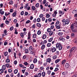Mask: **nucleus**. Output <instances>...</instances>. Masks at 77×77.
I'll list each match as a JSON object with an SVG mask.
<instances>
[{"instance_id":"nucleus-1","label":"nucleus","mask_w":77,"mask_h":77,"mask_svg":"<svg viewBox=\"0 0 77 77\" xmlns=\"http://www.w3.org/2000/svg\"><path fill=\"white\" fill-rule=\"evenodd\" d=\"M60 46H62V44L60 43H57L56 45V48L57 49Z\"/></svg>"},{"instance_id":"nucleus-2","label":"nucleus","mask_w":77,"mask_h":77,"mask_svg":"<svg viewBox=\"0 0 77 77\" xmlns=\"http://www.w3.org/2000/svg\"><path fill=\"white\" fill-rule=\"evenodd\" d=\"M30 51H30V54H35V53L36 52L35 49H33L32 50Z\"/></svg>"},{"instance_id":"nucleus-3","label":"nucleus","mask_w":77,"mask_h":77,"mask_svg":"<svg viewBox=\"0 0 77 77\" xmlns=\"http://www.w3.org/2000/svg\"><path fill=\"white\" fill-rule=\"evenodd\" d=\"M59 39L61 41H62V42H64L65 41V39L63 37H60L59 38Z\"/></svg>"},{"instance_id":"nucleus-4","label":"nucleus","mask_w":77,"mask_h":77,"mask_svg":"<svg viewBox=\"0 0 77 77\" xmlns=\"http://www.w3.org/2000/svg\"><path fill=\"white\" fill-rule=\"evenodd\" d=\"M24 51H25V53L26 54L29 53V49H26V47H25Z\"/></svg>"},{"instance_id":"nucleus-5","label":"nucleus","mask_w":77,"mask_h":77,"mask_svg":"<svg viewBox=\"0 0 77 77\" xmlns=\"http://www.w3.org/2000/svg\"><path fill=\"white\" fill-rule=\"evenodd\" d=\"M46 62H49V63H50V62H51V59L50 58H47L46 59Z\"/></svg>"},{"instance_id":"nucleus-6","label":"nucleus","mask_w":77,"mask_h":77,"mask_svg":"<svg viewBox=\"0 0 77 77\" xmlns=\"http://www.w3.org/2000/svg\"><path fill=\"white\" fill-rule=\"evenodd\" d=\"M69 23V19H66V20L65 24H68Z\"/></svg>"},{"instance_id":"nucleus-7","label":"nucleus","mask_w":77,"mask_h":77,"mask_svg":"<svg viewBox=\"0 0 77 77\" xmlns=\"http://www.w3.org/2000/svg\"><path fill=\"white\" fill-rule=\"evenodd\" d=\"M65 66L66 68H69V64L67 63L66 64Z\"/></svg>"},{"instance_id":"nucleus-8","label":"nucleus","mask_w":77,"mask_h":77,"mask_svg":"<svg viewBox=\"0 0 77 77\" xmlns=\"http://www.w3.org/2000/svg\"><path fill=\"white\" fill-rule=\"evenodd\" d=\"M52 52L53 53H54V52H55L56 51V48L54 47L51 49Z\"/></svg>"},{"instance_id":"nucleus-9","label":"nucleus","mask_w":77,"mask_h":77,"mask_svg":"<svg viewBox=\"0 0 77 77\" xmlns=\"http://www.w3.org/2000/svg\"><path fill=\"white\" fill-rule=\"evenodd\" d=\"M47 38V35L45 34H43L42 37V39H45Z\"/></svg>"},{"instance_id":"nucleus-10","label":"nucleus","mask_w":77,"mask_h":77,"mask_svg":"<svg viewBox=\"0 0 77 77\" xmlns=\"http://www.w3.org/2000/svg\"><path fill=\"white\" fill-rule=\"evenodd\" d=\"M37 62H38V60H37V59L35 58L33 60V62L34 63H37Z\"/></svg>"},{"instance_id":"nucleus-11","label":"nucleus","mask_w":77,"mask_h":77,"mask_svg":"<svg viewBox=\"0 0 77 77\" xmlns=\"http://www.w3.org/2000/svg\"><path fill=\"white\" fill-rule=\"evenodd\" d=\"M74 28V25L73 24H72L70 26V28L71 30H73Z\"/></svg>"},{"instance_id":"nucleus-12","label":"nucleus","mask_w":77,"mask_h":77,"mask_svg":"<svg viewBox=\"0 0 77 77\" xmlns=\"http://www.w3.org/2000/svg\"><path fill=\"white\" fill-rule=\"evenodd\" d=\"M17 12H14L12 14L13 17H15L17 15Z\"/></svg>"},{"instance_id":"nucleus-13","label":"nucleus","mask_w":77,"mask_h":77,"mask_svg":"<svg viewBox=\"0 0 77 77\" xmlns=\"http://www.w3.org/2000/svg\"><path fill=\"white\" fill-rule=\"evenodd\" d=\"M58 12L59 13V14H61V15H63V14H64V12H62L60 10H59Z\"/></svg>"},{"instance_id":"nucleus-14","label":"nucleus","mask_w":77,"mask_h":77,"mask_svg":"<svg viewBox=\"0 0 77 77\" xmlns=\"http://www.w3.org/2000/svg\"><path fill=\"white\" fill-rule=\"evenodd\" d=\"M28 49L29 51H32V50H33V47L32 46H30L29 48Z\"/></svg>"},{"instance_id":"nucleus-15","label":"nucleus","mask_w":77,"mask_h":77,"mask_svg":"<svg viewBox=\"0 0 77 77\" xmlns=\"http://www.w3.org/2000/svg\"><path fill=\"white\" fill-rule=\"evenodd\" d=\"M32 11H34L36 10V8H35L33 5L32 6Z\"/></svg>"},{"instance_id":"nucleus-16","label":"nucleus","mask_w":77,"mask_h":77,"mask_svg":"<svg viewBox=\"0 0 77 77\" xmlns=\"http://www.w3.org/2000/svg\"><path fill=\"white\" fill-rule=\"evenodd\" d=\"M45 45H43L41 47V49L42 50H44V49L45 48Z\"/></svg>"},{"instance_id":"nucleus-17","label":"nucleus","mask_w":77,"mask_h":77,"mask_svg":"<svg viewBox=\"0 0 77 77\" xmlns=\"http://www.w3.org/2000/svg\"><path fill=\"white\" fill-rule=\"evenodd\" d=\"M34 68V65L32 64L29 67L30 69H33Z\"/></svg>"},{"instance_id":"nucleus-18","label":"nucleus","mask_w":77,"mask_h":77,"mask_svg":"<svg viewBox=\"0 0 77 77\" xmlns=\"http://www.w3.org/2000/svg\"><path fill=\"white\" fill-rule=\"evenodd\" d=\"M36 26L37 27H41V23H37Z\"/></svg>"},{"instance_id":"nucleus-19","label":"nucleus","mask_w":77,"mask_h":77,"mask_svg":"<svg viewBox=\"0 0 77 77\" xmlns=\"http://www.w3.org/2000/svg\"><path fill=\"white\" fill-rule=\"evenodd\" d=\"M49 32V35L50 36H51V35H53V33H54V32H53L52 31H50Z\"/></svg>"},{"instance_id":"nucleus-20","label":"nucleus","mask_w":77,"mask_h":77,"mask_svg":"<svg viewBox=\"0 0 77 77\" xmlns=\"http://www.w3.org/2000/svg\"><path fill=\"white\" fill-rule=\"evenodd\" d=\"M10 12H5V16H6V17L8 16V15H10Z\"/></svg>"},{"instance_id":"nucleus-21","label":"nucleus","mask_w":77,"mask_h":77,"mask_svg":"<svg viewBox=\"0 0 77 77\" xmlns=\"http://www.w3.org/2000/svg\"><path fill=\"white\" fill-rule=\"evenodd\" d=\"M14 4V2H13V1H10L9 2V5H12Z\"/></svg>"},{"instance_id":"nucleus-22","label":"nucleus","mask_w":77,"mask_h":77,"mask_svg":"<svg viewBox=\"0 0 77 77\" xmlns=\"http://www.w3.org/2000/svg\"><path fill=\"white\" fill-rule=\"evenodd\" d=\"M56 29H60L61 27H60V26L59 25H56V26H55Z\"/></svg>"},{"instance_id":"nucleus-23","label":"nucleus","mask_w":77,"mask_h":77,"mask_svg":"<svg viewBox=\"0 0 77 77\" xmlns=\"http://www.w3.org/2000/svg\"><path fill=\"white\" fill-rule=\"evenodd\" d=\"M36 33H34L32 35V38H36Z\"/></svg>"},{"instance_id":"nucleus-24","label":"nucleus","mask_w":77,"mask_h":77,"mask_svg":"<svg viewBox=\"0 0 77 77\" xmlns=\"http://www.w3.org/2000/svg\"><path fill=\"white\" fill-rule=\"evenodd\" d=\"M5 23L6 24L9 25V21L6 20L5 21Z\"/></svg>"},{"instance_id":"nucleus-25","label":"nucleus","mask_w":77,"mask_h":77,"mask_svg":"<svg viewBox=\"0 0 77 77\" xmlns=\"http://www.w3.org/2000/svg\"><path fill=\"white\" fill-rule=\"evenodd\" d=\"M2 69L3 70H5L6 69V66L3 65L2 66Z\"/></svg>"},{"instance_id":"nucleus-26","label":"nucleus","mask_w":77,"mask_h":77,"mask_svg":"<svg viewBox=\"0 0 77 77\" xmlns=\"http://www.w3.org/2000/svg\"><path fill=\"white\" fill-rule=\"evenodd\" d=\"M42 75L43 77H45V72H42Z\"/></svg>"},{"instance_id":"nucleus-27","label":"nucleus","mask_w":77,"mask_h":77,"mask_svg":"<svg viewBox=\"0 0 77 77\" xmlns=\"http://www.w3.org/2000/svg\"><path fill=\"white\" fill-rule=\"evenodd\" d=\"M3 72H4V70L2 69H0V74H2V73H3Z\"/></svg>"},{"instance_id":"nucleus-28","label":"nucleus","mask_w":77,"mask_h":77,"mask_svg":"<svg viewBox=\"0 0 77 77\" xmlns=\"http://www.w3.org/2000/svg\"><path fill=\"white\" fill-rule=\"evenodd\" d=\"M59 23L60 22L59 21L57 20L55 26H57V25H59Z\"/></svg>"},{"instance_id":"nucleus-29","label":"nucleus","mask_w":77,"mask_h":77,"mask_svg":"<svg viewBox=\"0 0 77 77\" xmlns=\"http://www.w3.org/2000/svg\"><path fill=\"white\" fill-rule=\"evenodd\" d=\"M51 44L50 43H48L47 45V47H50V46H51Z\"/></svg>"},{"instance_id":"nucleus-30","label":"nucleus","mask_w":77,"mask_h":77,"mask_svg":"<svg viewBox=\"0 0 77 77\" xmlns=\"http://www.w3.org/2000/svg\"><path fill=\"white\" fill-rule=\"evenodd\" d=\"M65 62H66L65 60H63V61H62V62H61L62 64L63 65H65Z\"/></svg>"},{"instance_id":"nucleus-31","label":"nucleus","mask_w":77,"mask_h":77,"mask_svg":"<svg viewBox=\"0 0 77 77\" xmlns=\"http://www.w3.org/2000/svg\"><path fill=\"white\" fill-rule=\"evenodd\" d=\"M4 56H7V55L8 54V52L7 51H6L5 52H4Z\"/></svg>"},{"instance_id":"nucleus-32","label":"nucleus","mask_w":77,"mask_h":77,"mask_svg":"<svg viewBox=\"0 0 77 77\" xmlns=\"http://www.w3.org/2000/svg\"><path fill=\"white\" fill-rule=\"evenodd\" d=\"M19 66L20 67V68L22 67L23 68H24V65H23L21 64H19Z\"/></svg>"},{"instance_id":"nucleus-33","label":"nucleus","mask_w":77,"mask_h":77,"mask_svg":"<svg viewBox=\"0 0 77 77\" xmlns=\"http://www.w3.org/2000/svg\"><path fill=\"white\" fill-rule=\"evenodd\" d=\"M6 62L7 63H9L10 62V60H9V58H7L6 60Z\"/></svg>"},{"instance_id":"nucleus-34","label":"nucleus","mask_w":77,"mask_h":77,"mask_svg":"<svg viewBox=\"0 0 77 77\" xmlns=\"http://www.w3.org/2000/svg\"><path fill=\"white\" fill-rule=\"evenodd\" d=\"M23 64H24V65H25L26 66L28 65H29V63L27 62H25L23 63Z\"/></svg>"},{"instance_id":"nucleus-35","label":"nucleus","mask_w":77,"mask_h":77,"mask_svg":"<svg viewBox=\"0 0 77 77\" xmlns=\"http://www.w3.org/2000/svg\"><path fill=\"white\" fill-rule=\"evenodd\" d=\"M60 60L59 59H57L55 61V62L56 63H58L59 61H60Z\"/></svg>"},{"instance_id":"nucleus-36","label":"nucleus","mask_w":77,"mask_h":77,"mask_svg":"<svg viewBox=\"0 0 77 77\" xmlns=\"http://www.w3.org/2000/svg\"><path fill=\"white\" fill-rule=\"evenodd\" d=\"M41 31L39 30H38L37 32V34L38 35H41Z\"/></svg>"},{"instance_id":"nucleus-37","label":"nucleus","mask_w":77,"mask_h":77,"mask_svg":"<svg viewBox=\"0 0 77 77\" xmlns=\"http://www.w3.org/2000/svg\"><path fill=\"white\" fill-rule=\"evenodd\" d=\"M17 72H18V70L16 69L14 71V74H17Z\"/></svg>"},{"instance_id":"nucleus-38","label":"nucleus","mask_w":77,"mask_h":77,"mask_svg":"<svg viewBox=\"0 0 77 77\" xmlns=\"http://www.w3.org/2000/svg\"><path fill=\"white\" fill-rule=\"evenodd\" d=\"M9 65H10V64L9 63L6 64L5 65V66H6L7 68H9Z\"/></svg>"},{"instance_id":"nucleus-39","label":"nucleus","mask_w":77,"mask_h":77,"mask_svg":"<svg viewBox=\"0 0 77 77\" xmlns=\"http://www.w3.org/2000/svg\"><path fill=\"white\" fill-rule=\"evenodd\" d=\"M51 31V29L50 28H48L47 29V31L48 32H50Z\"/></svg>"},{"instance_id":"nucleus-40","label":"nucleus","mask_w":77,"mask_h":77,"mask_svg":"<svg viewBox=\"0 0 77 77\" xmlns=\"http://www.w3.org/2000/svg\"><path fill=\"white\" fill-rule=\"evenodd\" d=\"M13 30H14V26H12L10 28V31H12Z\"/></svg>"},{"instance_id":"nucleus-41","label":"nucleus","mask_w":77,"mask_h":77,"mask_svg":"<svg viewBox=\"0 0 77 77\" xmlns=\"http://www.w3.org/2000/svg\"><path fill=\"white\" fill-rule=\"evenodd\" d=\"M58 35H59V36H61L62 35H63V33L62 32H60L58 33Z\"/></svg>"},{"instance_id":"nucleus-42","label":"nucleus","mask_w":77,"mask_h":77,"mask_svg":"<svg viewBox=\"0 0 77 77\" xmlns=\"http://www.w3.org/2000/svg\"><path fill=\"white\" fill-rule=\"evenodd\" d=\"M38 65H42V62H41L40 61H38Z\"/></svg>"},{"instance_id":"nucleus-43","label":"nucleus","mask_w":77,"mask_h":77,"mask_svg":"<svg viewBox=\"0 0 77 77\" xmlns=\"http://www.w3.org/2000/svg\"><path fill=\"white\" fill-rule=\"evenodd\" d=\"M37 75V77H41V73H38Z\"/></svg>"},{"instance_id":"nucleus-44","label":"nucleus","mask_w":77,"mask_h":77,"mask_svg":"<svg viewBox=\"0 0 77 77\" xmlns=\"http://www.w3.org/2000/svg\"><path fill=\"white\" fill-rule=\"evenodd\" d=\"M37 22H40L41 21V19L40 18H38L37 19Z\"/></svg>"},{"instance_id":"nucleus-45","label":"nucleus","mask_w":77,"mask_h":77,"mask_svg":"<svg viewBox=\"0 0 77 77\" xmlns=\"http://www.w3.org/2000/svg\"><path fill=\"white\" fill-rule=\"evenodd\" d=\"M39 6V4L38 3L36 4L35 5V7H36V8H38Z\"/></svg>"},{"instance_id":"nucleus-46","label":"nucleus","mask_w":77,"mask_h":77,"mask_svg":"<svg viewBox=\"0 0 77 77\" xmlns=\"http://www.w3.org/2000/svg\"><path fill=\"white\" fill-rule=\"evenodd\" d=\"M14 57L15 59H17V57H16V53L15 52H14Z\"/></svg>"},{"instance_id":"nucleus-47","label":"nucleus","mask_w":77,"mask_h":77,"mask_svg":"<svg viewBox=\"0 0 77 77\" xmlns=\"http://www.w3.org/2000/svg\"><path fill=\"white\" fill-rule=\"evenodd\" d=\"M36 21V18H35L33 20V22L34 23H35Z\"/></svg>"},{"instance_id":"nucleus-48","label":"nucleus","mask_w":77,"mask_h":77,"mask_svg":"<svg viewBox=\"0 0 77 77\" xmlns=\"http://www.w3.org/2000/svg\"><path fill=\"white\" fill-rule=\"evenodd\" d=\"M53 37L50 38L49 40H48V42H51V41H52V40H53Z\"/></svg>"},{"instance_id":"nucleus-49","label":"nucleus","mask_w":77,"mask_h":77,"mask_svg":"<svg viewBox=\"0 0 77 77\" xmlns=\"http://www.w3.org/2000/svg\"><path fill=\"white\" fill-rule=\"evenodd\" d=\"M58 69H59L58 68H56L54 71V72H56V71H58Z\"/></svg>"},{"instance_id":"nucleus-50","label":"nucleus","mask_w":77,"mask_h":77,"mask_svg":"<svg viewBox=\"0 0 77 77\" xmlns=\"http://www.w3.org/2000/svg\"><path fill=\"white\" fill-rule=\"evenodd\" d=\"M44 17V15L42 14H41L39 16V17L41 18H42V17Z\"/></svg>"},{"instance_id":"nucleus-51","label":"nucleus","mask_w":77,"mask_h":77,"mask_svg":"<svg viewBox=\"0 0 77 77\" xmlns=\"http://www.w3.org/2000/svg\"><path fill=\"white\" fill-rule=\"evenodd\" d=\"M28 5H29V3H27L25 5V7L24 8V9L27 8V6H28Z\"/></svg>"},{"instance_id":"nucleus-52","label":"nucleus","mask_w":77,"mask_h":77,"mask_svg":"<svg viewBox=\"0 0 77 77\" xmlns=\"http://www.w3.org/2000/svg\"><path fill=\"white\" fill-rule=\"evenodd\" d=\"M58 49L59 50H61L62 49V46H61L58 48Z\"/></svg>"},{"instance_id":"nucleus-53","label":"nucleus","mask_w":77,"mask_h":77,"mask_svg":"<svg viewBox=\"0 0 77 77\" xmlns=\"http://www.w3.org/2000/svg\"><path fill=\"white\" fill-rule=\"evenodd\" d=\"M20 36L22 37L24 36V34H23V32H21L20 34Z\"/></svg>"},{"instance_id":"nucleus-54","label":"nucleus","mask_w":77,"mask_h":77,"mask_svg":"<svg viewBox=\"0 0 77 77\" xmlns=\"http://www.w3.org/2000/svg\"><path fill=\"white\" fill-rule=\"evenodd\" d=\"M52 17H56V14L54 13L52 14Z\"/></svg>"},{"instance_id":"nucleus-55","label":"nucleus","mask_w":77,"mask_h":77,"mask_svg":"<svg viewBox=\"0 0 77 77\" xmlns=\"http://www.w3.org/2000/svg\"><path fill=\"white\" fill-rule=\"evenodd\" d=\"M53 59H56L57 58V56L54 55L53 57Z\"/></svg>"},{"instance_id":"nucleus-56","label":"nucleus","mask_w":77,"mask_h":77,"mask_svg":"<svg viewBox=\"0 0 77 77\" xmlns=\"http://www.w3.org/2000/svg\"><path fill=\"white\" fill-rule=\"evenodd\" d=\"M18 33L17 32V30H15V32H14V34H16V35H17Z\"/></svg>"},{"instance_id":"nucleus-57","label":"nucleus","mask_w":77,"mask_h":77,"mask_svg":"<svg viewBox=\"0 0 77 77\" xmlns=\"http://www.w3.org/2000/svg\"><path fill=\"white\" fill-rule=\"evenodd\" d=\"M30 20H28L26 22V24H28V23H30Z\"/></svg>"},{"instance_id":"nucleus-58","label":"nucleus","mask_w":77,"mask_h":77,"mask_svg":"<svg viewBox=\"0 0 77 77\" xmlns=\"http://www.w3.org/2000/svg\"><path fill=\"white\" fill-rule=\"evenodd\" d=\"M12 69H8V72H9L10 73H11V72L12 71Z\"/></svg>"},{"instance_id":"nucleus-59","label":"nucleus","mask_w":77,"mask_h":77,"mask_svg":"<svg viewBox=\"0 0 77 77\" xmlns=\"http://www.w3.org/2000/svg\"><path fill=\"white\" fill-rule=\"evenodd\" d=\"M76 12H77V11H76V10H75L72 11V14H75V13H76Z\"/></svg>"},{"instance_id":"nucleus-60","label":"nucleus","mask_w":77,"mask_h":77,"mask_svg":"<svg viewBox=\"0 0 77 77\" xmlns=\"http://www.w3.org/2000/svg\"><path fill=\"white\" fill-rule=\"evenodd\" d=\"M14 23H17V20L16 19H14Z\"/></svg>"},{"instance_id":"nucleus-61","label":"nucleus","mask_w":77,"mask_h":77,"mask_svg":"<svg viewBox=\"0 0 77 77\" xmlns=\"http://www.w3.org/2000/svg\"><path fill=\"white\" fill-rule=\"evenodd\" d=\"M28 36H31V34L30 33V32H28Z\"/></svg>"},{"instance_id":"nucleus-62","label":"nucleus","mask_w":77,"mask_h":77,"mask_svg":"<svg viewBox=\"0 0 77 77\" xmlns=\"http://www.w3.org/2000/svg\"><path fill=\"white\" fill-rule=\"evenodd\" d=\"M47 72L48 74V75H50L51 73V71L48 70Z\"/></svg>"},{"instance_id":"nucleus-63","label":"nucleus","mask_w":77,"mask_h":77,"mask_svg":"<svg viewBox=\"0 0 77 77\" xmlns=\"http://www.w3.org/2000/svg\"><path fill=\"white\" fill-rule=\"evenodd\" d=\"M35 25H36V24H34L32 26V28H33V29L34 28H35Z\"/></svg>"},{"instance_id":"nucleus-64","label":"nucleus","mask_w":77,"mask_h":77,"mask_svg":"<svg viewBox=\"0 0 77 77\" xmlns=\"http://www.w3.org/2000/svg\"><path fill=\"white\" fill-rule=\"evenodd\" d=\"M20 15H24V11H22V12H21Z\"/></svg>"}]
</instances>
